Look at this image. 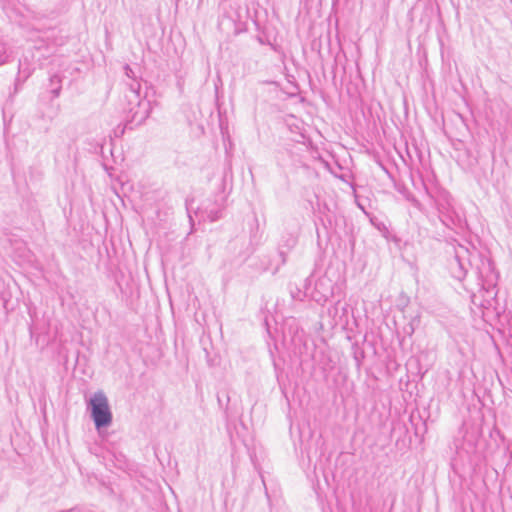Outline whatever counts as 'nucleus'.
I'll list each match as a JSON object with an SVG mask.
<instances>
[{
  "instance_id": "nucleus-4",
  "label": "nucleus",
  "mask_w": 512,
  "mask_h": 512,
  "mask_svg": "<svg viewBox=\"0 0 512 512\" xmlns=\"http://www.w3.org/2000/svg\"><path fill=\"white\" fill-rule=\"evenodd\" d=\"M50 84L52 86L51 93L54 97H58L61 91V78L59 75H53L50 78Z\"/></svg>"
},
{
  "instance_id": "nucleus-5",
  "label": "nucleus",
  "mask_w": 512,
  "mask_h": 512,
  "mask_svg": "<svg viewBox=\"0 0 512 512\" xmlns=\"http://www.w3.org/2000/svg\"><path fill=\"white\" fill-rule=\"evenodd\" d=\"M124 70H125L126 75H128V64H126V65L124 66Z\"/></svg>"
},
{
  "instance_id": "nucleus-1",
  "label": "nucleus",
  "mask_w": 512,
  "mask_h": 512,
  "mask_svg": "<svg viewBox=\"0 0 512 512\" xmlns=\"http://www.w3.org/2000/svg\"><path fill=\"white\" fill-rule=\"evenodd\" d=\"M87 408L91 412V418L97 429L107 427L112 422L108 398L103 391L95 392L87 401Z\"/></svg>"
},
{
  "instance_id": "nucleus-2",
  "label": "nucleus",
  "mask_w": 512,
  "mask_h": 512,
  "mask_svg": "<svg viewBox=\"0 0 512 512\" xmlns=\"http://www.w3.org/2000/svg\"><path fill=\"white\" fill-rule=\"evenodd\" d=\"M34 69L27 59H21L18 65V73L15 79V88H20L24 82L32 75Z\"/></svg>"
},
{
  "instance_id": "nucleus-6",
  "label": "nucleus",
  "mask_w": 512,
  "mask_h": 512,
  "mask_svg": "<svg viewBox=\"0 0 512 512\" xmlns=\"http://www.w3.org/2000/svg\"><path fill=\"white\" fill-rule=\"evenodd\" d=\"M125 127H126V124L123 126V128H122V129H121V131H120L121 135H122V134H124Z\"/></svg>"
},
{
  "instance_id": "nucleus-3",
  "label": "nucleus",
  "mask_w": 512,
  "mask_h": 512,
  "mask_svg": "<svg viewBox=\"0 0 512 512\" xmlns=\"http://www.w3.org/2000/svg\"><path fill=\"white\" fill-rule=\"evenodd\" d=\"M12 55V49L9 43L0 38V66L6 64Z\"/></svg>"
}]
</instances>
